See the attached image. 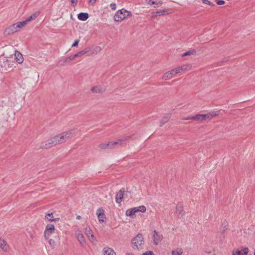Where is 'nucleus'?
<instances>
[{
    "label": "nucleus",
    "mask_w": 255,
    "mask_h": 255,
    "mask_svg": "<svg viewBox=\"0 0 255 255\" xmlns=\"http://www.w3.org/2000/svg\"><path fill=\"white\" fill-rule=\"evenodd\" d=\"M74 134V131L70 130L63 132L54 137L48 139L46 141L42 142L40 148L42 149H48L58 144H61L65 142L67 139L72 137Z\"/></svg>",
    "instance_id": "nucleus-1"
},
{
    "label": "nucleus",
    "mask_w": 255,
    "mask_h": 255,
    "mask_svg": "<svg viewBox=\"0 0 255 255\" xmlns=\"http://www.w3.org/2000/svg\"><path fill=\"white\" fill-rule=\"evenodd\" d=\"M190 69L191 65L190 64H183L166 72L163 76V79L167 80L173 78L180 74L182 71L189 70Z\"/></svg>",
    "instance_id": "nucleus-2"
},
{
    "label": "nucleus",
    "mask_w": 255,
    "mask_h": 255,
    "mask_svg": "<svg viewBox=\"0 0 255 255\" xmlns=\"http://www.w3.org/2000/svg\"><path fill=\"white\" fill-rule=\"evenodd\" d=\"M144 244V240L141 234H138L131 241L132 247L134 249L139 250Z\"/></svg>",
    "instance_id": "nucleus-3"
},
{
    "label": "nucleus",
    "mask_w": 255,
    "mask_h": 255,
    "mask_svg": "<svg viewBox=\"0 0 255 255\" xmlns=\"http://www.w3.org/2000/svg\"><path fill=\"white\" fill-rule=\"evenodd\" d=\"M129 12L125 9L119 10L114 15V20L116 21H121L126 19L129 15Z\"/></svg>",
    "instance_id": "nucleus-4"
},
{
    "label": "nucleus",
    "mask_w": 255,
    "mask_h": 255,
    "mask_svg": "<svg viewBox=\"0 0 255 255\" xmlns=\"http://www.w3.org/2000/svg\"><path fill=\"white\" fill-rule=\"evenodd\" d=\"M153 243L155 245H157L162 240L163 236L161 234L154 230L152 233Z\"/></svg>",
    "instance_id": "nucleus-5"
},
{
    "label": "nucleus",
    "mask_w": 255,
    "mask_h": 255,
    "mask_svg": "<svg viewBox=\"0 0 255 255\" xmlns=\"http://www.w3.org/2000/svg\"><path fill=\"white\" fill-rule=\"evenodd\" d=\"M18 30L17 28L15 26V23H14L4 29L3 34L5 36L10 35L18 31Z\"/></svg>",
    "instance_id": "nucleus-6"
},
{
    "label": "nucleus",
    "mask_w": 255,
    "mask_h": 255,
    "mask_svg": "<svg viewBox=\"0 0 255 255\" xmlns=\"http://www.w3.org/2000/svg\"><path fill=\"white\" fill-rule=\"evenodd\" d=\"M54 230L55 227L53 224H47L44 231L45 238L48 239L50 235L54 232Z\"/></svg>",
    "instance_id": "nucleus-7"
},
{
    "label": "nucleus",
    "mask_w": 255,
    "mask_h": 255,
    "mask_svg": "<svg viewBox=\"0 0 255 255\" xmlns=\"http://www.w3.org/2000/svg\"><path fill=\"white\" fill-rule=\"evenodd\" d=\"M96 214L100 223L104 222L106 219L104 211L103 209L99 208L97 211Z\"/></svg>",
    "instance_id": "nucleus-8"
},
{
    "label": "nucleus",
    "mask_w": 255,
    "mask_h": 255,
    "mask_svg": "<svg viewBox=\"0 0 255 255\" xmlns=\"http://www.w3.org/2000/svg\"><path fill=\"white\" fill-rule=\"evenodd\" d=\"M124 193L125 189L122 188L116 194L115 200L118 204H120L123 201Z\"/></svg>",
    "instance_id": "nucleus-9"
},
{
    "label": "nucleus",
    "mask_w": 255,
    "mask_h": 255,
    "mask_svg": "<svg viewBox=\"0 0 255 255\" xmlns=\"http://www.w3.org/2000/svg\"><path fill=\"white\" fill-rule=\"evenodd\" d=\"M193 120L202 122L206 120H208L206 114H197L193 116Z\"/></svg>",
    "instance_id": "nucleus-10"
},
{
    "label": "nucleus",
    "mask_w": 255,
    "mask_h": 255,
    "mask_svg": "<svg viewBox=\"0 0 255 255\" xmlns=\"http://www.w3.org/2000/svg\"><path fill=\"white\" fill-rule=\"evenodd\" d=\"M15 60L18 64H21L23 62V57L22 54L19 51L15 50Z\"/></svg>",
    "instance_id": "nucleus-11"
},
{
    "label": "nucleus",
    "mask_w": 255,
    "mask_h": 255,
    "mask_svg": "<svg viewBox=\"0 0 255 255\" xmlns=\"http://www.w3.org/2000/svg\"><path fill=\"white\" fill-rule=\"evenodd\" d=\"M0 248L4 252H7L9 249V246L6 241L0 238Z\"/></svg>",
    "instance_id": "nucleus-12"
},
{
    "label": "nucleus",
    "mask_w": 255,
    "mask_h": 255,
    "mask_svg": "<svg viewBox=\"0 0 255 255\" xmlns=\"http://www.w3.org/2000/svg\"><path fill=\"white\" fill-rule=\"evenodd\" d=\"M91 91L96 94L103 93L105 91V89L101 86H96L91 89Z\"/></svg>",
    "instance_id": "nucleus-13"
},
{
    "label": "nucleus",
    "mask_w": 255,
    "mask_h": 255,
    "mask_svg": "<svg viewBox=\"0 0 255 255\" xmlns=\"http://www.w3.org/2000/svg\"><path fill=\"white\" fill-rule=\"evenodd\" d=\"M175 214L178 218H181L184 214L183 207L181 205H177L176 207Z\"/></svg>",
    "instance_id": "nucleus-14"
},
{
    "label": "nucleus",
    "mask_w": 255,
    "mask_h": 255,
    "mask_svg": "<svg viewBox=\"0 0 255 255\" xmlns=\"http://www.w3.org/2000/svg\"><path fill=\"white\" fill-rule=\"evenodd\" d=\"M89 17V14L87 12H80L77 14V18L79 20L81 21H86Z\"/></svg>",
    "instance_id": "nucleus-15"
},
{
    "label": "nucleus",
    "mask_w": 255,
    "mask_h": 255,
    "mask_svg": "<svg viewBox=\"0 0 255 255\" xmlns=\"http://www.w3.org/2000/svg\"><path fill=\"white\" fill-rule=\"evenodd\" d=\"M249 252L248 248H245L241 250H237L234 251L233 253V255H247Z\"/></svg>",
    "instance_id": "nucleus-16"
},
{
    "label": "nucleus",
    "mask_w": 255,
    "mask_h": 255,
    "mask_svg": "<svg viewBox=\"0 0 255 255\" xmlns=\"http://www.w3.org/2000/svg\"><path fill=\"white\" fill-rule=\"evenodd\" d=\"M220 114V111H213L206 114L208 120H210L213 117L219 116Z\"/></svg>",
    "instance_id": "nucleus-17"
},
{
    "label": "nucleus",
    "mask_w": 255,
    "mask_h": 255,
    "mask_svg": "<svg viewBox=\"0 0 255 255\" xmlns=\"http://www.w3.org/2000/svg\"><path fill=\"white\" fill-rule=\"evenodd\" d=\"M146 3L148 4L152 5L154 4V7H158L160 6L162 4V1L161 0L153 1L152 0H145Z\"/></svg>",
    "instance_id": "nucleus-18"
},
{
    "label": "nucleus",
    "mask_w": 255,
    "mask_h": 255,
    "mask_svg": "<svg viewBox=\"0 0 255 255\" xmlns=\"http://www.w3.org/2000/svg\"><path fill=\"white\" fill-rule=\"evenodd\" d=\"M166 13V11L165 10H160L159 11H157L155 12H153L151 13V19H153L156 17L160 15H163L165 14Z\"/></svg>",
    "instance_id": "nucleus-19"
},
{
    "label": "nucleus",
    "mask_w": 255,
    "mask_h": 255,
    "mask_svg": "<svg viewBox=\"0 0 255 255\" xmlns=\"http://www.w3.org/2000/svg\"><path fill=\"white\" fill-rule=\"evenodd\" d=\"M86 234L88 237V238L91 240L94 241L95 240V237L93 234L92 231L90 228H86Z\"/></svg>",
    "instance_id": "nucleus-20"
},
{
    "label": "nucleus",
    "mask_w": 255,
    "mask_h": 255,
    "mask_svg": "<svg viewBox=\"0 0 255 255\" xmlns=\"http://www.w3.org/2000/svg\"><path fill=\"white\" fill-rule=\"evenodd\" d=\"M45 218L48 221H58L59 220V218H53V213H47L45 215Z\"/></svg>",
    "instance_id": "nucleus-21"
},
{
    "label": "nucleus",
    "mask_w": 255,
    "mask_h": 255,
    "mask_svg": "<svg viewBox=\"0 0 255 255\" xmlns=\"http://www.w3.org/2000/svg\"><path fill=\"white\" fill-rule=\"evenodd\" d=\"M133 208L135 210V213L138 212L143 213H145L146 210V207L143 205L133 207Z\"/></svg>",
    "instance_id": "nucleus-22"
},
{
    "label": "nucleus",
    "mask_w": 255,
    "mask_h": 255,
    "mask_svg": "<svg viewBox=\"0 0 255 255\" xmlns=\"http://www.w3.org/2000/svg\"><path fill=\"white\" fill-rule=\"evenodd\" d=\"M127 138L126 137H124L122 139H119L114 142H113V146H120L122 145L125 141L127 140Z\"/></svg>",
    "instance_id": "nucleus-23"
},
{
    "label": "nucleus",
    "mask_w": 255,
    "mask_h": 255,
    "mask_svg": "<svg viewBox=\"0 0 255 255\" xmlns=\"http://www.w3.org/2000/svg\"><path fill=\"white\" fill-rule=\"evenodd\" d=\"M135 212L133 208L128 209L126 212V216L133 218L135 215Z\"/></svg>",
    "instance_id": "nucleus-24"
},
{
    "label": "nucleus",
    "mask_w": 255,
    "mask_h": 255,
    "mask_svg": "<svg viewBox=\"0 0 255 255\" xmlns=\"http://www.w3.org/2000/svg\"><path fill=\"white\" fill-rule=\"evenodd\" d=\"M220 74L219 71H210L208 73L209 78H219Z\"/></svg>",
    "instance_id": "nucleus-25"
},
{
    "label": "nucleus",
    "mask_w": 255,
    "mask_h": 255,
    "mask_svg": "<svg viewBox=\"0 0 255 255\" xmlns=\"http://www.w3.org/2000/svg\"><path fill=\"white\" fill-rule=\"evenodd\" d=\"M78 240L79 241L80 244H84L85 243V239L83 234L80 232L77 234L76 235Z\"/></svg>",
    "instance_id": "nucleus-26"
},
{
    "label": "nucleus",
    "mask_w": 255,
    "mask_h": 255,
    "mask_svg": "<svg viewBox=\"0 0 255 255\" xmlns=\"http://www.w3.org/2000/svg\"><path fill=\"white\" fill-rule=\"evenodd\" d=\"M90 48H86L84 49L83 50H82V51H79V52H77V53H76V55L77 57L81 56L82 55H83L88 53L90 51Z\"/></svg>",
    "instance_id": "nucleus-27"
},
{
    "label": "nucleus",
    "mask_w": 255,
    "mask_h": 255,
    "mask_svg": "<svg viewBox=\"0 0 255 255\" xmlns=\"http://www.w3.org/2000/svg\"><path fill=\"white\" fill-rule=\"evenodd\" d=\"M27 22H28L25 19V20H23L22 21L15 23V26L17 28L18 30H19V29L21 28L22 27H23L27 23Z\"/></svg>",
    "instance_id": "nucleus-28"
},
{
    "label": "nucleus",
    "mask_w": 255,
    "mask_h": 255,
    "mask_svg": "<svg viewBox=\"0 0 255 255\" xmlns=\"http://www.w3.org/2000/svg\"><path fill=\"white\" fill-rule=\"evenodd\" d=\"M196 54V51L194 49H192V50H189V51L183 53L182 55V57H185V56H191V55H195Z\"/></svg>",
    "instance_id": "nucleus-29"
},
{
    "label": "nucleus",
    "mask_w": 255,
    "mask_h": 255,
    "mask_svg": "<svg viewBox=\"0 0 255 255\" xmlns=\"http://www.w3.org/2000/svg\"><path fill=\"white\" fill-rule=\"evenodd\" d=\"M111 142L108 143H103L99 145V147L101 149H107L110 147Z\"/></svg>",
    "instance_id": "nucleus-30"
},
{
    "label": "nucleus",
    "mask_w": 255,
    "mask_h": 255,
    "mask_svg": "<svg viewBox=\"0 0 255 255\" xmlns=\"http://www.w3.org/2000/svg\"><path fill=\"white\" fill-rule=\"evenodd\" d=\"M169 119H170L169 116H168V117L165 116V117H163L160 121V127L163 126V125H164L165 123L168 122Z\"/></svg>",
    "instance_id": "nucleus-31"
},
{
    "label": "nucleus",
    "mask_w": 255,
    "mask_h": 255,
    "mask_svg": "<svg viewBox=\"0 0 255 255\" xmlns=\"http://www.w3.org/2000/svg\"><path fill=\"white\" fill-rule=\"evenodd\" d=\"M183 251L181 249H177L172 252V255H182Z\"/></svg>",
    "instance_id": "nucleus-32"
},
{
    "label": "nucleus",
    "mask_w": 255,
    "mask_h": 255,
    "mask_svg": "<svg viewBox=\"0 0 255 255\" xmlns=\"http://www.w3.org/2000/svg\"><path fill=\"white\" fill-rule=\"evenodd\" d=\"M37 16V14L36 12H35L31 14V15H30L26 20L27 21V22H29L32 20L35 19Z\"/></svg>",
    "instance_id": "nucleus-33"
},
{
    "label": "nucleus",
    "mask_w": 255,
    "mask_h": 255,
    "mask_svg": "<svg viewBox=\"0 0 255 255\" xmlns=\"http://www.w3.org/2000/svg\"><path fill=\"white\" fill-rule=\"evenodd\" d=\"M112 250L109 248H104V255H111Z\"/></svg>",
    "instance_id": "nucleus-34"
},
{
    "label": "nucleus",
    "mask_w": 255,
    "mask_h": 255,
    "mask_svg": "<svg viewBox=\"0 0 255 255\" xmlns=\"http://www.w3.org/2000/svg\"><path fill=\"white\" fill-rule=\"evenodd\" d=\"M202 0V2L205 3V4H208V5H211V6H213L214 5V4L213 3H212V2H211L210 1H209L208 0Z\"/></svg>",
    "instance_id": "nucleus-35"
},
{
    "label": "nucleus",
    "mask_w": 255,
    "mask_h": 255,
    "mask_svg": "<svg viewBox=\"0 0 255 255\" xmlns=\"http://www.w3.org/2000/svg\"><path fill=\"white\" fill-rule=\"evenodd\" d=\"M78 2V0H71V5L72 6H75L77 5Z\"/></svg>",
    "instance_id": "nucleus-36"
},
{
    "label": "nucleus",
    "mask_w": 255,
    "mask_h": 255,
    "mask_svg": "<svg viewBox=\"0 0 255 255\" xmlns=\"http://www.w3.org/2000/svg\"><path fill=\"white\" fill-rule=\"evenodd\" d=\"M79 41L77 39L75 40L73 44H72V47H76L78 46Z\"/></svg>",
    "instance_id": "nucleus-37"
},
{
    "label": "nucleus",
    "mask_w": 255,
    "mask_h": 255,
    "mask_svg": "<svg viewBox=\"0 0 255 255\" xmlns=\"http://www.w3.org/2000/svg\"><path fill=\"white\" fill-rule=\"evenodd\" d=\"M76 57H77V56L76 55V54L72 55L68 57V58H69V61H70L73 60L74 58H75Z\"/></svg>",
    "instance_id": "nucleus-38"
},
{
    "label": "nucleus",
    "mask_w": 255,
    "mask_h": 255,
    "mask_svg": "<svg viewBox=\"0 0 255 255\" xmlns=\"http://www.w3.org/2000/svg\"><path fill=\"white\" fill-rule=\"evenodd\" d=\"M182 120L183 121L190 120H193V116H188L187 117L183 118L182 119Z\"/></svg>",
    "instance_id": "nucleus-39"
},
{
    "label": "nucleus",
    "mask_w": 255,
    "mask_h": 255,
    "mask_svg": "<svg viewBox=\"0 0 255 255\" xmlns=\"http://www.w3.org/2000/svg\"><path fill=\"white\" fill-rule=\"evenodd\" d=\"M225 1L223 0H217L216 3L219 5H223L225 3Z\"/></svg>",
    "instance_id": "nucleus-40"
},
{
    "label": "nucleus",
    "mask_w": 255,
    "mask_h": 255,
    "mask_svg": "<svg viewBox=\"0 0 255 255\" xmlns=\"http://www.w3.org/2000/svg\"><path fill=\"white\" fill-rule=\"evenodd\" d=\"M141 255H154L153 253L151 251L147 252Z\"/></svg>",
    "instance_id": "nucleus-41"
},
{
    "label": "nucleus",
    "mask_w": 255,
    "mask_h": 255,
    "mask_svg": "<svg viewBox=\"0 0 255 255\" xmlns=\"http://www.w3.org/2000/svg\"><path fill=\"white\" fill-rule=\"evenodd\" d=\"M97 0H89V2L90 4L93 5L96 2Z\"/></svg>",
    "instance_id": "nucleus-42"
},
{
    "label": "nucleus",
    "mask_w": 255,
    "mask_h": 255,
    "mask_svg": "<svg viewBox=\"0 0 255 255\" xmlns=\"http://www.w3.org/2000/svg\"><path fill=\"white\" fill-rule=\"evenodd\" d=\"M101 50V48L99 46H97L95 49V50L97 52H100Z\"/></svg>",
    "instance_id": "nucleus-43"
},
{
    "label": "nucleus",
    "mask_w": 255,
    "mask_h": 255,
    "mask_svg": "<svg viewBox=\"0 0 255 255\" xmlns=\"http://www.w3.org/2000/svg\"><path fill=\"white\" fill-rule=\"evenodd\" d=\"M64 62H65V63H69V62H70V61H69V58H68V57H66V58H65V61H64Z\"/></svg>",
    "instance_id": "nucleus-44"
},
{
    "label": "nucleus",
    "mask_w": 255,
    "mask_h": 255,
    "mask_svg": "<svg viewBox=\"0 0 255 255\" xmlns=\"http://www.w3.org/2000/svg\"><path fill=\"white\" fill-rule=\"evenodd\" d=\"M116 8V5L115 3H113V9H115Z\"/></svg>",
    "instance_id": "nucleus-45"
},
{
    "label": "nucleus",
    "mask_w": 255,
    "mask_h": 255,
    "mask_svg": "<svg viewBox=\"0 0 255 255\" xmlns=\"http://www.w3.org/2000/svg\"><path fill=\"white\" fill-rule=\"evenodd\" d=\"M52 242H54V241L52 239H50L49 241V243L50 244H51V243H52Z\"/></svg>",
    "instance_id": "nucleus-46"
},
{
    "label": "nucleus",
    "mask_w": 255,
    "mask_h": 255,
    "mask_svg": "<svg viewBox=\"0 0 255 255\" xmlns=\"http://www.w3.org/2000/svg\"><path fill=\"white\" fill-rule=\"evenodd\" d=\"M77 219L80 220L81 218V217L80 215H78L76 217Z\"/></svg>",
    "instance_id": "nucleus-47"
},
{
    "label": "nucleus",
    "mask_w": 255,
    "mask_h": 255,
    "mask_svg": "<svg viewBox=\"0 0 255 255\" xmlns=\"http://www.w3.org/2000/svg\"><path fill=\"white\" fill-rule=\"evenodd\" d=\"M126 255H134L132 253H127Z\"/></svg>",
    "instance_id": "nucleus-48"
},
{
    "label": "nucleus",
    "mask_w": 255,
    "mask_h": 255,
    "mask_svg": "<svg viewBox=\"0 0 255 255\" xmlns=\"http://www.w3.org/2000/svg\"><path fill=\"white\" fill-rule=\"evenodd\" d=\"M112 255H116V253L113 250V253H112Z\"/></svg>",
    "instance_id": "nucleus-49"
},
{
    "label": "nucleus",
    "mask_w": 255,
    "mask_h": 255,
    "mask_svg": "<svg viewBox=\"0 0 255 255\" xmlns=\"http://www.w3.org/2000/svg\"><path fill=\"white\" fill-rule=\"evenodd\" d=\"M110 6L112 7V3L110 4Z\"/></svg>",
    "instance_id": "nucleus-50"
},
{
    "label": "nucleus",
    "mask_w": 255,
    "mask_h": 255,
    "mask_svg": "<svg viewBox=\"0 0 255 255\" xmlns=\"http://www.w3.org/2000/svg\"><path fill=\"white\" fill-rule=\"evenodd\" d=\"M254 255H255V252H254Z\"/></svg>",
    "instance_id": "nucleus-51"
}]
</instances>
